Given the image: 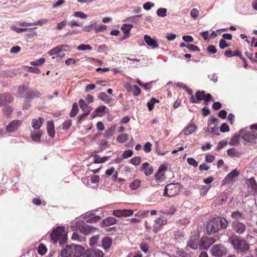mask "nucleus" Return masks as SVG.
I'll return each instance as SVG.
<instances>
[{"mask_svg":"<svg viewBox=\"0 0 257 257\" xmlns=\"http://www.w3.org/2000/svg\"><path fill=\"white\" fill-rule=\"evenodd\" d=\"M228 224V221L224 217L213 218L207 226V231L209 234L215 233L221 229L226 228Z\"/></svg>","mask_w":257,"mask_h":257,"instance_id":"obj_1","label":"nucleus"},{"mask_svg":"<svg viewBox=\"0 0 257 257\" xmlns=\"http://www.w3.org/2000/svg\"><path fill=\"white\" fill-rule=\"evenodd\" d=\"M228 242L231 244L237 253L245 252L249 249V245L245 240L235 234L229 237Z\"/></svg>","mask_w":257,"mask_h":257,"instance_id":"obj_2","label":"nucleus"},{"mask_svg":"<svg viewBox=\"0 0 257 257\" xmlns=\"http://www.w3.org/2000/svg\"><path fill=\"white\" fill-rule=\"evenodd\" d=\"M84 248L80 245L67 244L61 252V257H80Z\"/></svg>","mask_w":257,"mask_h":257,"instance_id":"obj_3","label":"nucleus"},{"mask_svg":"<svg viewBox=\"0 0 257 257\" xmlns=\"http://www.w3.org/2000/svg\"><path fill=\"white\" fill-rule=\"evenodd\" d=\"M50 237L54 243L59 241L60 246L63 245L67 240V236L65 233L64 227L61 226H57L53 230L50 234Z\"/></svg>","mask_w":257,"mask_h":257,"instance_id":"obj_4","label":"nucleus"},{"mask_svg":"<svg viewBox=\"0 0 257 257\" xmlns=\"http://www.w3.org/2000/svg\"><path fill=\"white\" fill-rule=\"evenodd\" d=\"M76 227L78 230L86 235L94 233L98 230L97 228L89 225L82 221L77 222Z\"/></svg>","mask_w":257,"mask_h":257,"instance_id":"obj_5","label":"nucleus"},{"mask_svg":"<svg viewBox=\"0 0 257 257\" xmlns=\"http://www.w3.org/2000/svg\"><path fill=\"white\" fill-rule=\"evenodd\" d=\"M218 239L216 237L203 236L199 241V245L202 249H207Z\"/></svg>","mask_w":257,"mask_h":257,"instance_id":"obj_6","label":"nucleus"},{"mask_svg":"<svg viewBox=\"0 0 257 257\" xmlns=\"http://www.w3.org/2000/svg\"><path fill=\"white\" fill-rule=\"evenodd\" d=\"M178 184L170 183L167 184L164 189V196L173 197L178 194L179 190L177 186Z\"/></svg>","mask_w":257,"mask_h":257,"instance_id":"obj_7","label":"nucleus"},{"mask_svg":"<svg viewBox=\"0 0 257 257\" xmlns=\"http://www.w3.org/2000/svg\"><path fill=\"white\" fill-rule=\"evenodd\" d=\"M210 252L213 256L221 257L225 254L227 251L223 245L215 244L212 247Z\"/></svg>","mask_w":257,"mask_h":257,"instance_id":"obj_8","label":"nucleus"},{"mask_svg":"<svg viewBox=\"0 0 257 257\" xmlns=\"http://www.w3.org/2000/svg\"><path fill=\"white\" fill-rule=\"evenodd\" d=\"M232 230L235 233L241 234L244 232L246 230V225L238 221H233L231 223Z\"/></svg>","mask_w":257,"mask_h":257,"instance_id":"obj_9","label":"nucleus"},{"mask_svg":"<svg viewBox=\"0 0 257 257\" xmlns=\"http://www.w3.org/2000/svg\"><path fill=\"white\" fill-rule=\"evenodd\" d=\"M104 253L97 248L88 249L84 254V257H103Z\"/></svg>","mask_w":257,"mask_h":257,"instance_id":"obj_10","label":"nucleus"},{"mask_svg":"<svg viewBox=\"0 0 257 257\" xmlns=\"http://www.w3.org/2000/svg\"><path fill=\"white\" fill-rule=\"evenodd\" d=\"M199 238L198 235L191 236L187 244V247H189L192 249H196L199 244Z\"/></svg>","mask_w":257,"mask_h":257,"instance_id":"obj_11","label":"nucleus"},{"mask_svg":"<svg viewBox=\"0 0 257 257\" xmlns=\"http://www.w3.org/2000/svg\"><path fill=\"white\" fill-rule=\"evenodd\" d=\"M22 121L15 120L10 122L6 127V131L8 133H13L17 131L21 125Z\"/></svg>","mask_w":257,"mask_h":257,"instance_id":"obj_12","label":"nucleus"},{"mask_svg":"<svg viewBox=\"0 0 257 257\" xmlns=\"http://www.w3.org/2000/svg\"><path fill=\"white\" fill-rule=\"evenodd\" d=\"M133 213V210L131 209H122L114 210L112 214L116 217H121L131 216Z\"/></svg>","mask_w":257,"mask_h":257,"instance_id":"obj_13","label":"nucleus"},{"mask_svg":"<svg viewBox=\"0 0 257 257\" xmlns=\"http://www.w3.org/2000/svg\"><path fill=\"white\" fill-rule=\"evenodd\" d=\"M242 138L248 143L253 142L257 138V134L255 132H244L242 134Z\"/></svg>","mask_w":257,"mask_h":257,"instance_id":"obj_14","label":"nucleus"},{"mask_svg":"<svg viewBox=\"0 0 257 257\" xmlns=\"http://www.w3.org/2000/svg\"><path fill=\"white\" fill-rule=\"evenodd\" d=\"M68 47V46L66 44L59 45L48 52V54L50 56H53L56 54H61L63 51H67L65 49L66 48Z\"/></svg>","mask_w":257,"mask_h":257,"instance_id":"obj_15","label":"nucleus"},{"mask_svg":"<svg viewBox=\"0 0 257 257\" xmlns=\"http://www.w3.org/2000/svg\"><path fill=\"white\" fill-rule=\"evenodd\" d=\"M13 98L11 94L4 93L0 94V106L5 105L12 102Z\"/></svg>","mask_w":257,"mask_h":257,"instance_id":"obj_16","label":"nucleus"},{"mask_svg":"<svg viewBox=\"0 0 257 257\" xmlns=\"http://www.w3.org/2000/svg\"><path fill=\"white\" fill-rule=\"evenodd\" d=\"M41 93L40 91L35 90H31L29 89L27 91L26 94L25 95V98L26 99L31 100L35 98H39L41 97Z\"/></svg>","mask_w":257,"mask_h":257,"instance_id":"obj_17","label":"nucleus"},{"mask_svg":"<svg viewBox=\"0 0 257 257\" xmlns=\"http://www.w3.org/2000/svg\"><path fill=\"white\" fill-rule=\"evenodd\" d=\"M144 40L147 45L153 49L157 48L159 47L157 41L148 35H145Z\"/></svg>","mask_w":257,"mask_h":257,"instance_id":"obj_18","label":"nucleus"},{"mask_svg":"<svg viewBox=\"0 0 257 257\" xmlns=\"http://www.w3.org/2000/svg\"><path fill=\"white\" fill-rule=\"evenodd\" d=\"M43 134V131L39 130L37 131L31 132L30 137L32 140L35 142L40 143L41 138Z\"/></svg>","mask_w":257,"mask_h":257,"instance_id":"obj_19","label":"nucleus"},{"mask_svg":"<svg viewBox=\"0 0 257 257\" xmlns=\"http://www.w3.org/2000/svg\"><path fill=\"white\" fill-rule=\"evenodd\" d=\"M140 170L144 172L146 176H149L153 173L154 169L152 166L149 167V164L146 162L142 164Z\"/></svg>","mask_w":257,"mask_h":257,"instance_id":"obj_20","label":"nucleus"},{"mask_svg":"<svg viewBox=\"0 0 257 257\" xmlns=\"http://www.w3.org/2000/svg\"><path fill=\"white\" fill-rule=\"evenodd\" d=\"M44 122V119L39 117L38 118L33 119L31 122L32 126L35 130H39Z\"/></svg>","mask_w":257,"mask_h":257,"instance_id":"obj_21","label":"nucleus"},{"mask_svg":"<svg viewBox=\"0 0 257 257\" xmlns=\"http://www.w3.org/2000/svg\"><path fill=\"white\" fill-rule=\"evenodd\" d=\"M116 223V220L115 218L112 217H109L103 219L101 223V225L102 227H107L111 225H113Z\"/></svg>","mask_w":257,"mask_h":257,"instance_id":"obj_22","label":"nucleus"},{"mask_svg":"<svg viewBox=\"0 0 257 257\" xmlns=\"http://www.w3.org/2000/svg\"><path fill=\"white\" fill-rule=\"evenodd\" d=\"M79 103L80 105V107L82 111L84 113H87V114H89L91 110V107L85 102V101L83 99H80L79 100Z\"/></svg>","mask_w":257,"mask_h":257,"instance_id":"obj_23","label":"nucleus"},{"mask_svg":"<svg viewBox=\"0 0 257 257\" xmlns=\"http://www.w3.org/2000/svg\"><path fill=\"white\" fill-rule=\"evenodd\" d=\"M112 240L109 237H105L101 240L102 246L105 250L109 249L112 245Z\"/></svg>","mask_w":257,"mask_h":257,"instance_id":"obj_24","label":"nucleus"},{"mask_svg":"<svg viewBox=\"0 0 257 257\" xmlns=\"http://www.w3.org/2000/svg\"><path fill=\"white\" fill-rule=\"evenodd\" d=\"M244 132L245 130L244 129H241L240 130L239 134L238 135H234L229 142V145L235 146L237 145L239 142L240 136H241Z\"/></svg>","mask_w":257,"mask_h":257,"instance_id":"obj_25","label":"nucleus"},{"mask_svg":"<svg viewBox=\"0 0 257 257\" xmlns=\"http://www.w3.org/2000/svg\"><path fill=\"white\" fill-rule=\"evenodd\" d=\"M47 132L51 138H53L55 137V131L54 130V125L52 121L47 122Z\"/></svg>","mask_w":257,"mask_h":257,"instance_id":"obj_26","label":"nucleus"},{"mask_svg":"<svg viewBox=\"0 0 257 257\" xmlns=\"http://www.w3.org/2000/svg\"><path fill=\"white\" fill-rule=\"evenodd\" d=\"M84 218L86 219L87 223H95L99 221L101 218L99 215H91L90 216L86 215L84 216Z\"/></svg>","mask_w":257,"mask_h":257,"instance_id":"obj_27","label":"nucleus"},{"mask_svg":"<svg viewBox=\"0 0 257 257\" xmlns=\"http://www.w3.org/2000/svg\"><path fill=\"white\" fill-rule=\"evenodd\" d=\"M227 198V194L226 192L221 193L216 198V203L217 204H222L225 202Z\"/></svg>","mask_w":257,"mask_h":257,"instance_id":"obj_28","label":"nucleus"},{"mask_svg":"<svg viewBox=\"0 0 257 257\" xmlns=\"http://www.w3.org/2000/svg\"><path fill=\"white\" fill-rule=\"evenodd\" d=\"M134 26L131 24H123L121 27V29L124 34L129 35L131 29L133 28Z\"/></svg>","mask_w":257,"mask_h":257,"instance_id":"obj_29","label":"nucleus"},{"mask_svg":"<svg viewBox=\"0 0 257 257\" xmlns=\"http://www.w3.org/2000/svg\"><path fill=\"white\" fill-rule=\"evenodd\" d=\"M231 217L235 219L234 221H238L244 219V216L243 214L240 212L238 211H235L232 212L231 213Z\"/></svg>","mask_w":257,"mask_h":257,"instance_id":"obj_30","label":"nucleus"},{"mask_svg":"<svg viewBox=\"0 0 257 257\" xmlns=\"http://www.w3.org/2000/svg\"><path fill=\"white\" fill-rule=\"evenodd\" d=\"M96 27V22L92 21L90 24L83 27V31L89 32Z\"/></svg>","mask_w":257,"mask_h":257,"instance_id":"obj_31","label":"nucleus"},{"mask_svg":"<svg viewBox=\"0 0 257 257\" xmlns=\"http://www.w3.org/2000/svg\"><path fill=\"white\" fill-rule=\"evenodd\" d=\"M238 175V172L236 169H234L229 173L226 177L227 179L229 180V181L231 182L233 180L235 177H237Z\"/></svg>","mask_w":257,"mask_h":257,"instance_id":"obj_32","label":"nucleus"},{"mask_svg":"<svg viewBox=\"0 0 257 257\" xmlns=\"http://www.w3.org/2000/svg\"><path fill=\"white\" fill-rule=\"evenodd\" d=\"M116 125H113L110 126L109 128L107 129L104 134V137L105 138H109L113 136L114 134Z\"/></svg>","mask_w":257,"mask_h":257,"instance_id":"obj_33","label":"nucleus"},{"mask_svg":"<svg viewBox=\"0 0 257 257\" xmlns=\"http://www.w3.org/2000/svg\"><path fill=\"white\" fill-rule=\"evenodd\" d=\"M196 129V126L195 124H191L189 125L184 131V134L188 136L194 133Z\"/></svg>","mask_w":257,"mask_h":257,"instance_id":"obj_34","label":"nucleus"},{"mask_svg":"<svg viewBox=\"0 0 257 257\" xmlns=\"http://www.w3.org/2000/svg\"><path fill=\"white\" fill-rule=\"evenodd\" d=\"M108 159V156H105L101 158L99 155H95L94 156V163L98 164V163H103L105 162Z\"/></svg>","mask_w":257,"mask_h":257,"instance_id":"obj_35","label":"nucleus"},{"mask_svg":"<svg viewBox=\"0 0 257 257\" xmlns=\"http://www.w3.org/2000/svg\"><path fill=\"white\" fill-rule=\"evenodd\" d=\"M29 90L28 88L22 85L20 86L18 89V93L20 97H25L27 91Z\"/></svg>","mask_w":257,"mask_h":257,"instance_id":"obj_36","label":"nucleus"},{"mask_svg":"<svg viewBox=\"0 0 257 257\" xmlns=\"http://www.w3.org/2000/svg\"><path fill=\"white\" fill-rule=\"evenodd\" d=\"M78 106L77 102H74L72 105V108L70 113V116L71 117H73L76 115L78 111Z\"/></svg>","mask_w":257,"mask_h":257,"instance_id":"obj_37","label":"nucleus"},{"mask_svg":"<svg viewBox=\"0 0 257 257\" xmlns=\"http://www.w3.org/2000/svg\"><path fill=\"white\" fill-rule=\"evenodd\" d=\"M141 181L140 180L136 179L131 183L130 185V187L132 190H137L141 186Z\"/></svg>","mask_w":257,"mask_h":257,"instance_id":"obj_38","label":"nucleus"},{"mask_svg":"<svg viewBox=\"0 0 257 257\" xmlns=\"http://www.w3.org/2000/svg\"><path fill=\"white\" fill-rule=\"evenodd\" d=\"M100 236L99 235H96L93 236L89 239V244L91 246H94L96 245L99 240Z\"/></svg>","mask_w":257,"mask_h":257,"instance_id":"obj_39","label":"nucleus"},{"mask_svg":"<svg viewBox=\"0 0 257 257\" xmlns=\"http://www.w3.org/2000/svg\"><path fill=\"white\" fill-rule=\"evenodd\" d=\"M227 154L228 156L231 157H238L239 156V153L234 148L228 149L227 151Z\"/></svg>","mask_w":257,"mask_h":257,"instance_id":"obj_40","label":"nucleus"},{"mask_svg":"<svg viewBox=\"0 0 257 257\" xmlns=\"http://www.w3.org/2000/svg\"><path fill=\"white\" fill-rule=\"evenodd\" d=\"M128 135L127 134H122L117 137L116 140L119 143L122 144L128 139Z\"/></svg>","mask_w":257,"mask_h":257,"instance_id":"obj_41","label":"nucleus"},{"mask_svg":"<svg viewBox=\"0 0 257 257\" xmlns=\"http://www.w3.org/2000/svg\"><path fill=\"white\" fill-rule=\"evenodd\" d=\"M246 185L250 190L257 183L253 177H252L246 181Z\"/></svg>","mask_w":257,"mask_h":257,"instance_id":"obj_42","label":"nucleus"},{"mask_svg":"<svg viewBox=\"0 0 257 257\" xmlns=\"http://www.w3.org/2000/svg\"><path fill=\"white\" fill-rule=\"evenodd\" d=\"M159 100L158 99H156L155 98H152L149 102L147 103V106L149 110H152L156 102H159Z\"/></svg>","mask_w":257,"mask_h":257,"instance_id":"obj_43","label":"nucleus"},{"mask_svg":"<svg viewBox=\"0 0 257 257\" xmlns=\"http://www.w3.org/2000/svg\"><path fill=\"white\" fill-rule=\"evenodd\" d=\"M36 28V27H34L33 28H29V29H28V28H17V27H16L15 26H12L11 27L12 30H14V31L18 33H21L22 32H25V31H27L29 30L35 29Z\"/></svg>","mask_w":257,"mask_h":257,"instance_id":"obj_44","label":"nucleus"},{"mask_svg":"<svg viewBox=\"0 0 257 257\" xmlns=\"http://www.w3.org/2000/svg\"><path fill=\"white\" fill-rule=\"evenodd\" d=\"M77 50L78 51H85L86 50L90 51L92 50V48L90 45L82 44L77 47Z\"/></svg>","mask_w":257,"mask_h":257,"instance_id":"obj_45","label":"nucleus"},{"mask_svg":"<svg viewBox=\"0 0 257 257\" xmlns=\"http://www.w3.org/2000/svg\"><path fill=\"white\" fill-rule=\"evenodd\" d=\"M167 13L166 8H159L157 11V15L160 17H165L167 16Z\"/></svg>","mask_w":257,"mask_h":257,"instance_id":"obj_46","label":"nucleus"},{"mask_svg":"<svg viewBox=\"0 0 257 257\" xmlns=\"http://www.w3.org/2000/svg\"><path fill=\"white\" fill-rule=\"evenodd\" d=\"M98 98L105 102H108L110 100L109 96L103 92L98 93Z\"/></svg>","mask_w":257,"mask_h":257,"instance_id":"obj_47","label":"nucleus"},{"mask_svg":"<svg viewBox=\"0 0 257 257\" xmlns=\"http://www.w3.org/2000/svg\"><path fill=\"white\" fill-rule=\"evenodd\" d=\"M164 173L157 172L155 175L156 180L158 182H160L164 180Z\"/></svg>","mask_w":257,"mask_h":257,"instance_id":"obj_48","label":"nucleus"},{"mask_svg":"<svg viewBox=\"0 0 257 257\" xmlns=\"http://www.w3.org/2000/svg\"><path fill=\"white\" fill-rule=\"evenodd\" d=\"M205 96V92L204 91H197L196 92V97L198 102L203 100Z\"/></svg>","mask_w":257,"mask_h":257,"instance_id":"obj_49","label":"nucleus"},{"mask_svg":"<svg viewBox=\"0 0 257 257\" xmlns=\"http://www.w3.org/2000/svg\"><path fill=\"white\" fill-rule=\"evenodd\" d=\"M176 210L174 206H171L169 209L162 210L161 212L165 214L173 215L175 213Z\"/></svg>","mask_w":257,"mask_h":257,"instance_id":"obj_50","label":"nucleus"},{"mask_svg":"<svg viewBox=\"0 0 257 257\" xmlns=\"http://www.w3.org/2000/svg\"><path fill=\"white\" fill-rule=\"evenodd\" d=\"M155 222H156V223H157L159 225L162 226V225H165L167 223V219L165 217H160V218H157L155 220Z\"/></svg>","mask_w":257,"mask_h":257,"instance_id":"obj_51","label":"nucleus"},{"mask_svg":"<svg viewBox=\"0 0 257 257\" xmlns=\"http://www.w3.org/2000/svg\"><path fill=\"white\" fill-rule=\"evenodd\" d=\"M45 61V59L43 58L38 59L36 61L31 62V65L33 66H40L43 64Z\"/></svg>","mask_w":257,"mask_h":257,"instance_id":"obj_52","label":"nucleus"},{"mask_svg":"<svg viewBox=\"0 0 257 257\" xmlns=\"http://www.w3.org/2000/svg\"><path fill=\"white\" fill-rule=\"evenodd\" d=\"M47 248L43 244H40L38 247V251L39 253L41 255H44L47 252Z\"/></svg>","mask_w":257,"mask_h":257,"instance_id":"obj_53","label":"nucleus"},{"mask_svg":"<svg viewBox=\"0 0 257 257\" xmlns=\"http://www.w3.org/2000/svg\"><path fill=\"white\" fill-rule=\"evenodd\" d=\"M133 154V151L131 150H128L123 152L122 154V158L123 159H127L131 157Z\"/></svg>","mask_w":257,"mask_h":257,"instance_id":"obj_54","label":"nucleus"},{"mask_svg":"<svg viewBox=\"0 0 257 257\" xmlns=\"http://www.w3.org/2000/svg\"><path fill=\"white\" fill-rule=\"evenodd\" d=\"M67 24L66 21H63L60 23H58L56 27V29L61 30L64 28Z\"/></svg>","mask_w":257,"mask_h":257,"instance_id":"obj_55","label":"nucleus"},{"mask_svg":"<svg viewBox=\"0 0 257 257\" xmlns=\"http://www.w3.org/2000/svg\"><path fill=\"white\" fill-rule=\"evenodd\" d=\"M141 162V158L139 156L135 157L131 160V163L135 166L139 165Z\"/></svg>","mask_w":257,"mask_h":257,"instance_id":"obj_56","label":"nucleus"},{"mask_svg":"<svg viewBox=\"0 0 257 257\" xmlns=\"http://www.w3.org/2000/svg\"><path fill=\"white\" fill-rule=\"evenodd\" d=\"M244 54L252 63H255L257 62V59L253 58L252 53L246 51Z\"/></svg>","mask_w":257,"mask_h":257,"instance_id":"obj_57","label":"nucleus"},{"mask_svg":"<svg viewBox=\"0 0 257 257\" xmlns=\"http://www.w3.org/2000/svg\"><path fill=\"white\" fill-rule=\"evenodd\" d=\"M155 6V4L153 3L148 2L146 3H145L143 5V8L146 10L149 11L150 10L152 7H154Z\"/></svg>","mask_w":257,"mask_h":257,"instance_id":"obj_58","label":"nucleus"},{"mask_svg":"<svg viewBox=\"0 0 257 257\" xmlns=\"http://www.w3.org/2000/svg\"><path fill=\"white\" fill-rule=\"evenodd\" d=\"M187 161L189 165H192L194 167H196L198 166V162L192 158H188Z\"/></svg>","mask_w":257,"mask_h":257,"instance_id":"obj_59","label":"nucleus"},{"mask_svg":"<svg viewBox=\"0 0 257 257\" xmlns=\"http://www.w3.org/2000/svg\"><path fill=\"white\" fill-rule=\"evenodd\" d=\"M74 16L75 17L80 18L81 19H86L87 18V15L85 14L84 13H83L82 12H79V11L75 12L74 13Z\"/></svg>","mask_w":257,"mask_h":257,"instance_id":"obj_60","label":"nucleus"},{"mask_svg":"<svg viewBox=\"0 0 257 257\" xmlns=\"http://www.w3.org/2000/svg\"><path fill=\"white\" fill-rule=\"evenodd\" d=\"M220 131L222 133L228 132L229 131V127L226 123L224 122L221 124Z\"/></svg>","mask_w":257,"mask_h":257,"instance_id":"obj_61","label":"nucleus"},{"mask_svg":"<svg viewBox=\"0 0 257 257\" xmlns=\"http://www.w3.org/2000/svg\"><path fill=\"white\" fill-rule=\"evenodd\" d=\"M72 239L73 240H77L78 241H81L82 237L77 232H74L72 235Z\"/></svg>","mask_w":257,"mask_h":257,"instance_id":"obj_62","label":"nucleus"},{"mask_svg":"<svg viewBox=\"0 0 257 257\" xmlns=\"http://www.w3.org/2000/svg\"><path fill=\"white\" fill-rule=\"evenodd\" d=\"M199 11L195 8L192 9L190 12V15L194 19H196L198 17Z\"/></svg>","mask_w":257,"mask_h":257,"instance_id":"obj_63","label":"nucleus"},{"mask_svg":"<svg viewBox=\"0 0 257 257\" xmlns=\"http://www.w3.org/2000/svg\"><path fill=\"white\" fill-rule=\"evenodd\" d=\"M152 144L150 142H147L145 143L144 146V150L147 153H150L151 151Z\"/></svg>","mask_w":257,"mask_h":257,"instance_id":"obj_64","label":"nucleus"}]
</instances>
